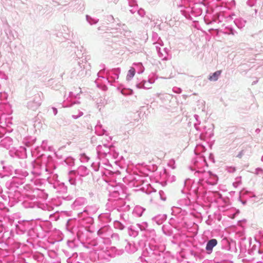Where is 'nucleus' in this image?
<instances>
[{
	"label": "nucleus",
	"instance_id": "1",
	"mask_svg": "<svg viewBox=\"0 0 263 263\" xmlns=\"http://www.w3.org/2000/svg\"><path fill=\"white\" fill-rule=\"evenodd\" d=\"M217 241L215 239H212L209 240L206 246V250L208 251V253H211L213 248L217 245Z\"/></svg>",
	"mask_w": 263,
	"mask_h": 263
},
{
	"label": "nucleus",
	"instance_id": "2",
	"mask_svg": "<svg viewBox=\"0 0 263 263\" xmlns=\"http://www.w3.org/2000/svg\"><path fill=\"white\" fill-rule=\"evenodd\" d=\"M221 73V70L216 71V72L213 73L212 76H210L209 79L210 81H215L218 80V77L220 75Z\"/></svg>",
	"mask_w": 263,
	"mask_h": 263
},
{
	"label": "nucleus",
	"instance_id": "3",
	"mask_svg": "<svg viewBox=\"0 0 263 263\" xmlns=\"http://www.w3.org/2000/svg\"><path fill=\"white\" fill-rule=\"evenodd\" d=\"M135 74V69L133 67H131L128 71L126 78L128 80H131V79L134 76Z\"/></svg>",
	"mask_w": 263,
	"mask_h": 263
},
{
	"label": "nucleus",
	"instance_id": "4",
	"mask_svg": "<svg viewBox=\"0 0 263 263\" xmlns=\"http://www.w3.org/2000/svg\"><path fill=\"white\" fill-rule=\"evenodd\" d=\"M244 154V152H243V150H242L237 155V157H238V158H241L243 156Z\"/></svg>",
	"mask_w": 263,
	"mask_h": 263
}]
</instances>
